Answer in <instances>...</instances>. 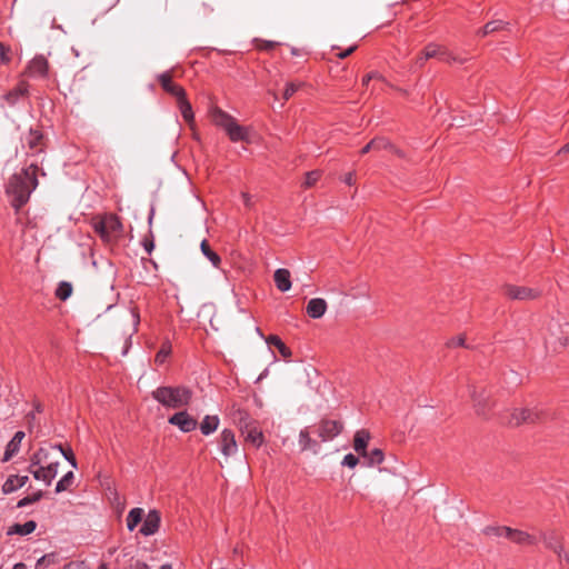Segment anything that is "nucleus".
Returning <instances> with one entry per match:
<instances>
[{
  "instance_id": "obj_23",
  "label": "nucleus",
  "mask_w": 569,
  "mask_h": 569,
  "mask_svg": "<svg viewBox=\"0 0 569 569\" xmlns=\"http://www.w3.org/2000/svg\"><path fill=\"white\" fill-rule=\"evenodd\" d=\"M211 120L213 121L214 124L226 129L228 126L232 123L234 118L219 108H213L211 110Z\"/></svg>"
},
{
  "instance_id": "obj_35",
  "label": "nucleus",
  "mask_w": 569,
  "mask_h": 569,
  "mask_svg": "<svg viewBox=\"0 0 569 569\" xmlns=\"http://www.w3.org/2000/svg\"><path fill=\"white\" fill-rule=\"evenodd\" d=\"M233 420L238 425L240 431H242L243 426H250L253 421L250 419L249 415L246 411L237 410L233 413Z\"/></svg>"
},
{
  "instance_id": "obj_55",
  "label": "nucleus",
  "mask_w": 569,
  "mask_h": 569,
  "mask_svg": "<svg viewBox=\"0 0 569 569\" xmlns=\"http://www.w3.org/2000/svg\"><path fill=\"white\" fill-rule=\"evenodd\" d=\"M551 337H552V338H555V339H559V341H560V345H561V346H566V345H567V342H568V337H565V338L562 339V337H560L557 332H553V331H552V332H551Z\"/></svg>"
},
{
  "instance_id": "obj_49",
  "label": "nucleus",
  "mask_w": 569,
  "mask_h": 569,
  "mask_svg": "<svg viewBox=\"0 0 569 569\" xmlns=\"http://www.w3.org/2000/svg\"><path fill=\"white\" fill-rule=\"evenodd\" d=\"M62 569H86V567L81 561H71L67 563Z\"/></svg>"
},
{
  "instance_id": "obj_60",
  "label": "nucleus",
  "mask_w": 569,
  "mask_h": 569,
  "mask_svg": "<svg viewBox=\"0 0 569 569\" xmlns=\"http://www.w3.org/2000/svg\"><path fill=\"white\" fill-rule=\"evenodd\" d=\"M242 199H243V202L247 207H250L251 206V197L250 194L243 192L242 193Z\"/></svg>"
},
{
  "instance_id": "obj_8",
  "label": "nucleus",
  "mask_w": 569,
  "mask_h": 569,
  "mask_svg": "<svg viewBox=\"0 0 569 569\" xmlns=\"http://www.w3.org/2000/svg\"><path fill=\"white\" fill-rule=\"evenodd\" d=\"M169 423L177 426L182 432H190L198 426V421L187 411H179L169 418Z\"/></svg>"
},
{
  "instance_id": "obj_31",
  "label": "nucleus",
  "mask_w": 569,
  "mask_h": 569,
  "mask_svg": "<svg viewBox=\"0 0 569 569\" xmlns=\"http://www.w3.org/2000/svg\"><path fill=\"white\" fill-rule=\"evenodd\" d=\"M177 101H178V106H179V109L181 111L183 119L187 122H192L193 121V112H192L191 104L186 99V94L182 96L181 99H178Z\"/></svg>"
},
{
  "instance_id": "obj_47",
  "label": "nucleus",
  "mask_w": 569,
  "mask_h": 569,
  "mask_svg": "<svg viewBox=\"0 0 569 569\" xmlns=\"http://www.w3.org/2000/svg\"><path fill=\"white\" fill-rule=\"evenodd\" d=\"M358 462H359L358 458L356 456H353L352 453L345 456V458L342 460V465L347 466L349 468H355L358 465Z\"/></svg>"
},
{
  "instance_id": "obj_54",
  "label": "nucleus",
  "mask_w": 569,
  "mask_h": 569,
  "mask_svg": "<svg viewBox=\"0 0 569 569\" xmlns=\"http://www.w3.org/2000/svg\"><path fill=\"white\" fill-rule=\"evenodd\" d=\"M132 569H150L149 566L142 561H139L137 560L133 565H132Z\"/></svg>"
},
{
  "instance_id": "obj_17",
  "label": "nucleus",
  "mask_w": 569,
  "mask_h": 569,
  "mask_svg": "<svg viewBox=\"0 0 569 569\" xmlns=\"http://www.w3.org/2000/svg\"><path fill=\"white\" fill-rule=\"evenodd\" d=\"M327 310V302L321 298H313L308 302L307 313L313 319L321 318Z\"/></svg>"
},
{
  "instance_id": "obj_11",
  "label": "nucleus",
  "mask_w": 569,
  "mask_h": 569,
  "mask_svg": "<svg viewBox=\"0 0 569 569\" xmlns=\"http://www.w3.org/2000/svg\"><path fill=\"white\" fill-rule=\"evenodd\" d=\"M159 81L163 90L168 93L174 96L178 99H181L184 96V90L180 86L173 83L171 72H164L159 76Z\"/></svg>"
},
{
  "instance_id": "obj_46",
  "label": "nucleus",
  "mask_w": 569,
  "mask_h": 569,
  "mask_svg": "<svg viewBox=\"0 0 569 569\" xmlns=\"http://www.w3.org/2000/svg\"><path fill=\"white\" fill-rule=\"evenodd\" d=\"M61 453L64 456V458L72 465V467L77 468L76 458L73 456V452L71 449H63L60 445L58 446Z\"/></svg>"
},
{
  "instance_id": "obj_18",
  "label": "nucleus",
  "mask_w": 569,
  "mask_h": 569,
  "mask_svg": "<svg viewBox=\"0 0 569 569\" xmlns=\"http://www.w3.org/2000/svg\"><path fill=\"white\" fill-rule=\"evenodd\" d=\"M547 548L555 551L559 557H562V542L561 538L553 531L545 532L541 535Z\"/></svg>"
},
{
  "instance_id": "obj_43",
  "label": "nucleus",
  "mask_w": 569,
  "mask_h": 569,
  "mask_svg": "<svg viewBox=\"0 0 569 569\" xmlns=\"http://www.w3.org/2000/svg\"><path fill=\"white\" fill-rule=\"evenodd\" d=\"M302 86L301 82H290L287 84L284 92H283V99L289 100Z\"/></svg>"
},
{
  "instance_id": "obj_59",
  "label": "nucleus",
  "mask_w": 569,
  "mask_h": 569,
  "mask_svg": "<svg viewBox=\"0 0 569 569\" xmlns=\"http://www.w3.org/2000/svg\"><path fill=\"white\" fill-rule=\"evenodd\" d=\"M41 455H42V450H39L37 453H34V456L32 458V463L33 465H39L40 463Z\"/></svg>"
},
{
  "instance_id": "obj_12",
  "label": "nucleus",
  "mask_w": 569,
  "mask_h": 569,
  "mask_svg": "<svg viewBox=\"0 0 569 569\" xmlns=\"http://www.w3.org/2000/svg\"><path fill=\"white\" fill-rule=\"evenodd\" d=\"M48 72V61L43 57L33 58L26 69L29 77H46Z\"/></svg>"
},
{
  "instance_id": "obj_53",
  "label": "nucleus",
  "mask_w": 569,
  "mask_h": 569,
  "mask_svg": "<svg viewBox=\"0 0 569 569\" xmlns=\"http://www.w3.org/2000/svg\"><path fill=\"white\" fill-rule=\"evenodd\" d=\"M376 144H377V143H376V142H372V140H371L367 146H365V147L362 148L361 153H362V154H365V153H368L369 151H372V150L375 149V146H376Z\"/></svg>"
},
{
  "instance_id": "obj_7",
  "label": "nucleus",
  "mask_w": 569,
  "mask_h": 569,
  "mask_svg": "<svg viewBox=\"0 0 569 569\" xmlns=\"http://www.w3.org/2000/svg\"><path fill=\"white\" fill-rule=\"evenodd\" d=\"M343 429V425L336 420H322L317 428V433L322 441L332 440Z\"/></svg>"
},
{
  "instance_id": "obj_62",
  "label": "nucleus",
  "mask_w": 569,
  "mask_h": 569,
  "mask_svg": "<svg viewBox=\"0 0 569 569\" xmlns=\"http://www.w3.org/2000/svg\"><path fill=\"white\" fill-rule=\"evenodd\" d=\"M563 152H569V142L567 144H565L560 150H559V154L560 153H563Z\"/></svg>"
},
{
  "instance_id": "obj_2",
  "label": "nucleus",
  "mask_w": 569,
  "mask_h": 569,
  "mask_svg": "<svg viewBox=\"0 0 569 569\" xmlns=\"http://www.w3.org/2000/svg\"><path fill=\"white\" fill-rule=\"evenodd\" d=\"M152 397L164 407L178 409L189 405L192 391L187 387H159Z\"/></svg>"
},
{
  "instance_id": "obj_26",
  "label": "nucleus",
  "mask_w": 569,
  "mask_h": 569,
  "mask_svg": "<svg viewBox=\"0 0 569 569\" xmlns=\"http://www.w3.org/2000/svg\"><path fill=\"white\" fill-rule=\"evenodd\" d=\"M509 26L508 22L502 20H493L488 22L482 29L478 31V34L481 37H486L488 34H492L497 31L505 30Z\"/></svg>"
},
{
  "instance_id": "obj_51",
  "label": "nucleus",
  "mask_w": 569,
  "mask_h": 569,
  "mask_svg": "<svg viewBox=\"0 0 569 569\" xmlns=\"http://www.w3.org/2000/svg\"><path fill=\"white\" fill-rule=\"evenodd\" d=\"M143 247H144V249H146V251H147L148 253H151V251H152V250H153V248H154L153 240H152V239H148V238H146V239L143 240Z\"/></svg>"
},
{
  "instance_id": "obj_5",
  "label": "nucleus",
  "mask_w": 569,
  "mask_h": 569,
  "mask_svg": "<svg viewBox=\"0 0 569 569\" xmlns=\"http://www.w3.org/2000/svg\"><path fill=\"white\" fill-rule=\"evenodd\" d=\"M470 397L477 416L487 419L491 408V400L487 391L483 388L479 389L472 386L470 388Z\"/></svg>"
},
{
  "instance_id": "obj_20",
  "label": "nucleus",
  "mask_w": 569,
  "mask_h": 569,
  "mask_svg": "<svg viewBox=\"0 0 569 569\" xmlns=\"http://www.w3.org/2000/svg\"><path fill=\"white\" fill-rule=\"evenodd\" d=\"M370 440V433L365 430H358L353 438V448L361 456H367V447Z\"/></svg>"
},
{
  "instance_id": "obj_33",
  "label": "nucleus",
  "mask_w": 569,
  "mask_h": 569,
  "mask_svg": "<svg viewBox=\"0 0 569 569\" xmlns=\"http://www.w3.org/2000/svg\"><path fill=\"white\" fill-rule=\"evenodd\" d=\"M27 143L30 149L41 151V143H42V134L38 131L30 130L28 137H27Z\"/></svg>"
},
{
  "instance_id": "obj_50",
  "label": "nucleus",
  "mask_w": 569,
  "mask_h": 569,
  "mask_svg": "<svg viewBox=\"0 0 569 569\" xmlns=\"http://www.w3.org/2000/svg\"><path fill=\"white\" fill-rule=\"evenodd\" d=\"M357 49V46H352L350 47L349 49L345 50V51H341L339 53H337V57L339 59H346L347 57H349L355 50Z\"/></svg>"
},
{
  "instance_id": "obj_6",
  "label": "nucleus",
  "mask_w": 569,
  "mask_h": 569,
  "mask_svg": "<svg viewBox=\"0 0 569 569\" xmlns=\"http://www.w3.org/2000/svg\"><path fill=\"white\" fill-rule=\"evenodd\" d=\"M502 289L505 295L513 300H532L540 296L539 290L529 287L506 284Z\"/></svg>"
},
{
  "instance_id": "obj_39",
  "label": "nucleus",
  "mask_w": 569,
  "mask_h": 569,
  "mask_svg": "<svg viewBox=\"0 0 569 569\" xmlns=\"http://www.w3.org/2000/svg\"><path fill=\"white\" fill-rule=\"evenodd\" d=\"M372 142H376L377 144L375 146V149L373 150H382V149H388V150H391L393 152H396L397 154L401 156L400 151L398 149H396L389 141H387L385 138H376V139H372Z\"/></svg>"
},
{
  "instance_id": "obj_10",
  "label": "nucleus",
  "mask_w": 569,
  "mask_h": 569,
  "mask_svg": "<svg viewBox=\"0 0 569 569\" xmlns=\"http://www.w3.org/2000/svg\"><path fill=\"white\" fill-rule=\"evenodd\" d=\"M160 526V513L157 510H150L143 521L140 532L143 536L154 535Z\"/></svg>"
},
{
  "instance_id": "obj_25",
  "label": "nucleus",
  "mask_w": 569,
  "mask_h": 569,
  "mask_svg": "<svg viewBox=\"0 0 569 569\" xmlns=\"http://www.w3.org/2000/svg\"><path fill=\"white\" fill-rule=\"evenodd\" d=\"M37 523L33 520L27 521L22 525L16 523L8 530V535H20L26 536L36 530Z\"/></svg>"
},
{
  "instance_id": "obj_24",
  "label": "nucleus",
  "mask_w": 569,
  "mask_h": 569,
  "mask_svg": "<svg viewBox=\"0 0 569 569\" xmlns=\"http://www.w3.org/2000/svg\"><path fill=\"white\" fill-rule=\"evenodd\" d=\"M28 479V476H11L3 483L2 490L4 493L13 492L14 490L23 487Z\"/></svg>"
},
{
  "instance_id": "obj_64",
  "label": "nucleus",
  "mask_w": 569,
  "mask_h": 569,
  "mask_svg": "<svg viewBox=\"0 0 569 569\" xmlns=\"http://www.w3.org/2000/svg\"><path fill=\"white\" fill-rule=\"evenodd\" d=\"M159 569H172V566L169 563H166V565L161 566Z\"/></svg>"
},
{
  "instance_id": "obj_15",
  "label": "nucleus",
  "mask_w": 569,
  "mask_h": 569,
  "mask_svg": "<svg viewBox=\"0 0 569 569\" xmlns=\"http://www.w3.org/2000/svg\"><path fill=\"white\" fill-rule=\"evenodd\" d=\"M31 473L37 480H41L47 485H50L52 479L56 478L58 473V463H50L47 467H40L36 470H32Z\"/></svg>"
},
{
  "instance_id": "obj_13",
  "label": "nucleus",
  "mask_w": 569,
  "mask_h": 569,
  "mask_svg": "<svg viewBox=\"0 0 569 569\" xmlns=\"http://www.w3.org/2000/svg\"><path fill=\"white\" fill-rule=\"evenodd\" d=\"M441 57L446 61H459L461 60L457 59L453 54L449 53L448 50L439 44L436 43H429L425 49V58H436Z\"/></svg>"
},
{
  "instance_id": "obj_44",
  "label": "nucleus",
  "mask_w": 569,
  "mask_h": 569,
  "mask_svg": "<svg viewBox=\"0 0 569 569\" xmlns=\"http://www.w3.org/2000/svg\"><path fill=\"white\" fill-rule=\"evenodd\" d=\"M42 497V491H38L31 496H27L24 497L23 499H21L19 502H18V507H26L28 505H31L33 502H37L38 500H40Z\"/></svg>"
},
{
  "instance_id": "obj_9",
  "label": "nucleus",
  "mask_w": 569,
  "mask_h": 569,
  "mask_svg": "<svg viewBox=\"0 0 569 569\" xmlns=\"http://www.w3.org/2000/svg\"><path fill=\"white\" fill-rule=\"evenodd\" d=\"M220 446H221V451H222L223 456H226V457H230L237 452L238 446L236 442L234 433L231 430L224 429L221 432Z\"/></svg>"
},
{
  "instance_id": "obj_38",
  "label": "nucleus",
  "mask_w": 569,
  "mask_h": 569,
  "mask_svg": "<svg viewBox=\"0 0 569 569\" xmlns=\"http://www.w3.org/2000/svg\"><path fill=\"white\" fill-rule=\"evenodd\" d=\"M71 293H72V286L69 282H61L56 290V296L60 300H67L71 296Z\"/></svg>"
},
{
  "instance_id": "obj_45",
  "label": "nucleus",
  "mask_w": 569,
  "mask_h": 569,
  "mask_svg": "<svg viewBox=\"0 0 569 569\" xmlns=\"http://www.w3.org/2000/svg\"><path fill=\"white\" fill-rule=\"evenodd\" d=\"M321 173L320 171H310L306 174V180H305V187L306 188H310L312 186H315V183L319 180Z\"/></svg>"
},
{
  "instance_id": "obj_30",
  "label": "nucleus",
  "mask_w": 569,
  "mask_h": 569,
  "mask_svg": "<svg viewBox=\"0 0 569 569\" xmlns=\"http://www.w3.org/2000/svg\"><path fill=\"white\" fill-rule=\"evenodd\" d=\"M201 252L211 261V263L218 268L221 259L220 257L211 250L209 242L207 240H202L200 244Z\"/></svg>"
},
{
  "instance_id": "obj_28",
  "label": "nucleus",
  "mask_w": 569,
  "mask_h": 569,
  "mask_svg": "<svg viewBox=\"0 0 569 569\" xmlns=\"http://www.w3.org/2000/svg\"><path fill=\"white\" fill-rule=\"evenodd\" d=\"M144 511L142 508H133L129 511L127 517V527L130 531H132L138 523L142 520Z\"/></svg>"
},
{
  "instance_id": "obj_37",
  "label": "nucleus",
  "mask_w": 569,
  "mask_h": 569,
  "mask_svg": "<svg viewBox=\"0 0 569 569\" xmlns=\"http://www.w3.org/2000/svg\"><path fill=\"white\" fill-rule=\"evenodd\" d=\"M27 91H28L27 83L26 82H20L16 89H13L12 91H10L7 94V99L11 103H13L19 97L24 96L27 93Z\"/></svg>"
},
{
  "instance_id": "obj_61",
  "label": "nucleus",
  "mask_w": 569,
  "mask_h": 569,
  "mask_svg": "<svg viewBox=\"0 0 569 569\" xmlns=\"http://www.w3.org/2000/svg\"><path fill=\"white\" fill-rule=\"evenodd\" d=\"M560 559H563L569 565V550L563 551L562 550V557H559Z\"/></svg>"
},
{
  "instance_id": "obj_21",
  "label": "nucleus",
  "mask_w": 569,
  "mask_h": 569,
  "mask_svg": "<svg viewBox=\"0 0 569 569\" xmlns=\"http://www.w3.org/2000/svg\"><path fill=\"white\" fill-rule=\"evenodd\" d=\"M23 438H24V432L23 431L16 432L13 438L7 445V448H6V451H4V456H3V461H9L13 456H16L18 453V451L20 450V445H21V441L23 440Z\"/></svg>"
},
{
  "instance_id": "obj_57",
  "label": "nucleus",
  "mask_w": 569,
  "mask_h": 569,
  "mask_svg": "<svg viewBox=\"0 0 569 569\" xmlns=\"http://www.w3.org/2000/svg\"><path fill=\"white\" fill-rule=\"evenodd\" d=\"M274 46H276L274 42L261 41V44H259V48H261V49H272Z\"/></svg>"
},
{
  "instance_id": "obj_27",
  "label": "nucleus",
  "mask_w": 569,
  "mask_h": 569,
  "mask_svg": "<svg viewBox=\"0 0 569 569\" xmlns=\"http://www.w3.org/2000/svg\"><path fill=\"white\" fill-rule=\"evenodd\" d=\"M219 426V418L217 416H206L200 423L201 432L206 436L214 432Z\"/></svg>"
},
{
  "instance_id": "obj_58",
  "label": "nucleus",
  "mask_w": 569,
  "mask_h": 569,
  "mask_svg": "<svg viewBox=\"0 0 569 569\" xmlns=\"http://www.w3.org/2000/svg\"><path fill=\"white\" fill-rule=\"evenodd\" d=\"M343 180L349 186L353 184V182H355L353 173L352 172L347 173Z\"/></svg>"
},
{
  "instance_id": "obj_40",
  "label": "nucleus",
  "mask_w": 569,
  "mask_h": 569,
  "mask_svg": "<svg viewBox=\"0 0 569 569\" xmlns=\"http://www.w3.org/2000/svg\"><path fill=\"white\" fill-rule=\"evenodd\" d=\"M369 465H379L383 460V453L380 449H373L370 452H367V456Z\"/></svg>"
},
{
  "instance_id": "obj_19",
  "label": "nucleus",
  "mask_w": 569,
  "mask_h": 569,
  "mask_svg": "<svg viewBox=\"0 0 569 569\" xmlns=\"http://www.w3.org/2000/svg\"><path fill=\"white\" fill-rule=\"evenodd\" d=\"M277 288L281 292L289 291L291 288L290 272L288 269H277L273 274Z\"/></svg>"
},
{
  "instance_id": "obj_63",
  "label": "nucleus",
  "mask_w": 569,
  "mask_h": 569,
  "mask_svg": "<svg viewBox=\"0 0 569 569\" xmlns=\"http://www.w3.org/2000/svg\"><path fill=\"white\" fill-rule=\"evenodd\" d=\"M13 569H27L26 565L22 563V562H19L17 565H14Z\"/></svg>"
},
{
  "instance_id": "obj_36",
  "label": "nucleus",
  "mask_w": 569,
  "mask_h": 569,
  "mask_svg": "<svg viewBox=\"0 0 569 569\" xmlns=\"http://www.w3.org/2000/svg\"><path fill=\"white\" fill-rule=\"evenodd\" d=\"M73 472L72 471H69L68 473H66L57 483L56 486V492H62L67 489H69V487L72 485L73 482Z\"/></svg>"
},
{
  "instance_id": "obj_41",
  "label": "nucleus",
  "mask_w": 569,
  "mask_h": 569,
  "mask_svg": "<svg viewBox=\"0 0 569 569\" xmlns=\"http://www.w3.org/2000/svg\"><path fill=\"white\" fill-rule=\"evenodd\" d=\"M171 352V346L169 342H164L161 347V349L158 351L154 361L159 365L163 363L167 359V357Z\"/></svg>"
},
{
  "instance_id": "obj_29",
  "label": "nucleus",
  "mask_w": 569,
  "mask_h": 569,
  "mask_svg": "<svg viewBox=\"0 0 569 569\" xmlns=\"http://www.w3.org/2000/svg\"><path fill=\"white\" fill-rule=\"evenodd\" d=\"M299 443L302 450H312L315 453H317L318 443L313 439H311L308 430L300 431Z\"/></svg>"
},
{
  "instance_id": "obj_22",
  "label": "nucleus",
  "mask_w": 569,
  "mask_h": 569,
  "mask_svg": "<svg viewBox=\"0 0 569 569\" xmlns=\"http://www.w3.org/2000/svg\"><path fill=\"white\" fill-rule=\"evenodd\" d=\"M224 130L232 141H247L248 140L247 129L244 127H241L240 124H238L236 119Z\"/></svg>"
},
{
  "instance_id": "obj_56",
  "label": "nucleus",
  "mask_w": 569,
  "mask_h": 569,
  "mask_svg": "<svg viewBox=\"0 0 569 569\" xmlns=\"http://www.w3.org/2000/svg\"><path fill=\"white\" fill-rule=\"evenodd\" d=\"M373 78H379L378 73H375V72H373V73H369V74H367V76L363 78V80H362L363 86H367V84L369 83V81H370L371 79H373Z\"/></svg>"
},
{
  "instance_id": "obj_3",
  "label": "nucleus",
  "mask_w": 569,
  "mask_h": 569,
  "mask_svg": "<svg viewBox=\"0 0 569 569\" xmlns=\"http://www.w3.org/2000/svg\"><path fill=\"white\" fill-rule=\"evenodd\" d=\"M122 223L114 214H108L94 222V230L106 242H113L122 234Z\"/></svg>"
},
{
  "instance_id": "obj_14",
  "label": "nucleus",
  "mask_w": 569,
  "mask_h": 569,
  "mask_svg": "<svg viewBox=\"0 0 569 569\" xmlns=\"http://www.w3.org/2000/svg\"><path fill=\"white\" fill-rule=\"evenodd\" d=\"M507 539L519 546H532L536 543V538L532 535L513 528H509Z\"/></svg>"
},
{
  "instance_id": "obj_52",
  "label": "nucleus",
  "mask_w": 569,
  "mask_h": 569,
  "mask_svg": "<svg viewBox=\"0 0 569 569\" xmlns=\"http://www.w3.org/2000/svg\"><path fill=\"white\" fill-rule=\"evenodd\" d=\"M429 58H425V51L421 53V56H419L416 61H415V64L418 66V67H422L425 64V62L428 60Z\"/></svg>"
},
{
  "instance_id": "obj_16",
  "label": "nucleus",
  "mask_w": 569,
  "mask_h": 569,
  "mask_svg": "<svg viewBox=\"0 0 569 569\" xmlns=\"http://www.w3.org/2000/svg\"><path fill=\"white\" fill-rule=\"evenodd\" d=\"M241 433L246 441L251 442L256 447L261 446L263 442V435L256 426V422H252L250 426H243Z\"/></svg>"
},
{
  "instance_id": "obj_1",
  "label": "nucleus",
  "mask_w": 569,
  "mask_h": 569,
  "mask_svg": "<svg viewBox=\"0 0 569 569\" xmlns=\"http://www.w3.org/2000/svg\"><path fill=\"white\" fill-rule=\"evenodd\" d=\"M37 171V164L31 163L20 174H14L10 179L7 191L12 197V204L17 209L29 200L31 191L38 186Z\"/></svg>"
},
{
  "instance_id": "obj_42",
  "label": "nucleus",
  "mask_w": 569,
  "mask_h": 569,
  "mask_svg": "<svg viewBox=\"0 0 569 569\" xmlns=\"http://www.w3.org/2000/svg\"><path fill=\"white\" fill-rule=\"evenodd\" d=\"M56 562L54 553H49L42 556L36 563V569H41L42 567H49L50 565Z\"/></svg>"
},
{
  "instance_id": "obj_48",
  "label": "nucleus",
  "mask_w": 569,
  "mask_h": 569,
  "mask_svg": "<svg viewBox=\"0 0 569 569\" xmlns=\"http://www.w3.org/2000/svg\"><path fill=\"white\" fill-rule=\"evenodd\" d=\"M447 346L449 348H453V347H457V346H465V336H459L457 338H452L451 340H449L447 342Z\"/></svg>"
},
{
  "instance_id": "obj_4",
  "label": "nucleus",
  "mask_w": 569,
  "mask_h": 569,
  "mask_svg": "<svg viewBox=\"0 0 569 569\" xmlns=\"http://www.w3.org/2000/svg\"><path fill=\"white\" fill-rule=\"evenodd\" d=\"M545 413L537 409L515 408L507 420L510 427H519L522 423H538L542 421Z\"/></svg>"
},
{
  "instance_id": "obj_34",
  "label": "nucleus",
  "mask_w": 569,
  "mask_h": 569,
  "mask_svg": "<svg viewBox=\"0 0 569 569\" xmlns=\"http://www.w3.org/2000/svg\"><path fill=\"white\" fill-rule=\"evenodd\" d=\"M509 528L510 527H506V526H488L486 527L482 532L483 535L486 536H497V537H508V532H509Z\"/></svg>"
},
{
  "instance_id": "obj_32",
  "label": "nucleus",
  "mask_w": 569,
  "mask_h": 569,
  "mask_svg": "<svg viewBox=\"0 0 569 569\" xmlns=\"http://www.w3.org/2000/svg\"><path fill=\"white\" fill-rule=\"evenodd\" d=\"M266 342L268 345H273L274 347H277V349L279 350V352L284 357V358H289L291 356V351L290 349L280 340V338L278 336H269L266 338Z\"/></svg>"
}]
</instances>
